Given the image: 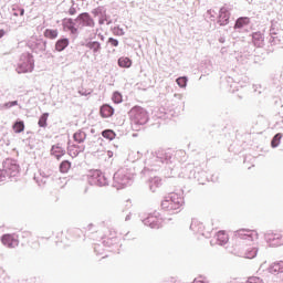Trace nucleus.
<instances>
[{
    "label": "nucleus",
    "mask_w": 283,
    "mask_h": 283,
    "mask_svg": "<svg viewBox=\"0 0 283 283\" xmlns=\"http://www.w3.org/2000/svg\"><path fill=\"white\" fill-rule=\"evenodd\" d=\"M71 168H72V163H70L69 160H64L60 165L61 174H67Z\"/></svg>",
    "instance_id": "412c9836"
},
{
    "label": "nucleus",
    "mask_w": 283,
    "mask_h": 283,
    "mask_svg": "<svg viewBox=\"0 0 283 283\" xmlns=\"http://www.w3.org/2000/svg\"><path fill=\"white\" fill-rule=\"evenodd\" d=\"M192 283H209V281H207L206 279H202V277H197L193 280Z\"/></svg>",
    "instance_id": "7c9ffc66"
},
{
    "label": "nucleus",
    "mask_w": 283,
    "mask_h": 283,
    "mask_svg": "<svg viewBox=\"0 0 283 283\" xmlns=\"http://www.w3.org/2000/svg\"><path fill=\"white\" fill-rule=\"evenodd\" d=\"M22 240V244H28L30 249H39V240L34 239L32 233L23 232Z\"/></svg>",
    "instance_id": "423d86ee"
},
{
    "label": "nucleus",
    "mask_w": 283,
    "mask_h": 283,
    "mask_svg": "<svg viewBox=\"0 0 283 283\" xmlns=\"http://www.w3.org/2000/svg\"><path fill=\"white\" fill-rule=\"evenodd\" d=\"M102 136L107 140H114V138H116V133L112 129H106L102 133Z\"/></svg>",
    "instance_id": "5701e85b"
},
{
    "label": "nucleus",
    "mask_w": 283,
    "mask_h": 283,
    "mask_svg": "<svg viewBox=\"0 0 283 283\" xmlns=\"http://www.w3.org/2000/svg\"><path fill=\"white\" fill-rule=\"evenodd\" d=\"M113 103H123V95L118 92H115L112 97Z\"/></svg>",
    "instance_id": "a878e982"
},
{
    "label": "nucleus",
    "mask_w": 283,
    "mask_h": 283,
    "mask_svg": "<svg viewBox=\"0 0 283 283\" xmlns=\"http://www.w3.org/2000/svg\"><path fill=\"white\" fill-rule=\"evenodd\" d=\"M63 25L66 30H70L72 34H76L78 32V29L74 27V20H72L71 18H65L63 20Z\"/></svg>",
    "instance_id": "6e6552de"
},
{
    "label": "nucleus",
    "mask_w": 283,
    "mask_h": 283,
    "mask_svg": "<svg viewBox=\"0 0 283 283\" xmlns=\"http://www.w3.org/2000/svg\"><path fill=\"white\" fill-rule=\"evenodd\" d=\"M14 105H18V102H17V101L11 102V106H14Z\"/></svg>",
    "instance_id": "58836bf2"
},
{
    "label": "nucleus",
    "mask_w": 283,
    "mask_h": 283,
    "mask_svg": "<svg viewBox=\"0 0 283 283\" xmlns=\"http://www.w3.org/2000/svg\"><path fill=\"white\" fill-rule=\"evenodd\" d=\"M67 45H70L69 39H60L55 43V50H56V52H63V50H65V48H67Z\"/></svg>",
    "instance_id": "ddd939ff"
},
{
    "label": "nucleus",
    "mask_w": 283,
    "mask_h": 283,
    "mask_svg": "<svg viewBox=\"0 0 283 283\" xmlns=\"http://www.w3.org/2000/svg\"><path fill=\"white\" fill-rule=\"evenodd\" d=\"M119 67H132V60L129 57L122 56L118 59Z\"/></svg>",
    "instance_id": "6ab92c4d"
},
{
    "label": "nucleus",
    "mask_w": 283,
    "mask_h": 283,
    "mask_svg": "<svg viewBox=\"0 0 283 283\" xmlns=\"http://www.w3.org/2000/svg\"><path fill=\"white\" fill-rule=\"evenodd\" d=\"M70 14H76V10H74V9H70Z\"/></svg>",
    "instance_id": "e433bc0d"
},
{
    "label": "nucleus",
    "mask_w": 283,
    "mask_h": 283,
    "mask_svg": "<svg viewBox=\"0 0 283 283\" xmlns=\"http://www.w3.org/2000/svg\"><path fill=\"white\" fill-rule=\"evenodd\" d=\"M182 207V197L180 195L172 192L161 202V208L165 211H178Z\"/></svg>",
    "instance_id": "f03ea898"
},
{
    "label": "nucleus",
    "mask_w": 283,
    "mask_h": 283,
    "mask_svg": "<svg viewBox=\"0 0 283 283\" xmlns=\"http://www.w3.org/2000/svg\"><path fill=\"white\" fill-rule=\"evenodd\" d=\"M6 34V31L0 30V39H3V35Z\"/></svg>",
    "instance_id": "f704fd0d"
},
{
    "label": "nucleus",
    "mask_w": 283,
    "mask_h": 283,
    "mask_svg": "<svg viewBox=\"0 0 283 283\" xmlns=\"http://www.w3.org/2000/svg\"><path fill=\"white\" fill-rule=\"evenodd\" d=\"M85 138H87V134H85V132L83 130H77L73 135V140H75V143H78V144L85 143Z\"/></svg>",
    "instance_id": "2eb2a0df"
},
{
    "label": "nucleus",
    "mask_w": 283,
    "mask_h": 283,
    "mask_svg": "<svg viewBox=\"0 0 283 283\" xmlns=\"http://www.w3.org/2000/svg\"><path fill=\"white\" fill-rule=\"evenodd\" d=\"M57 238H59L60 242H63V238H67V234H65L64 232H60L57 234Z\"/></svg>",
    "instance_id": "2f4dec72"
},
{
    "label": "nucleus",
    "mask_w": 283,
    "mask_h": 283,
    "mask_svg": "<svg viewBox=\"0 0 283 283\" xmlns=\"http://www.w3.org/2000/svg\"><path fill=\"white\" fill-rule=\"evenodd\" d=\"M258 231L249 229H239L233 233L231 242V253L238 255L243 253L244 258L248 260H253L258 255V248L255 243L258 242Z\"/></svg>",
    "instance_id": "f257e3e1"
},
{
    "label": "nucleus",
    "mask_w": 283,
    "mask_h": 283,
    "mask_svg": "<svg viewBox=\"0 0 283 283\" xmlns=\"http://www.w3.org/2000/svg\"><path fill=\"white\" fill-rule=\"evenodd\" d=\"M19 12H20V17H23V14H24L25 10H23V9H19Z\"/></svg>",
    "instance_id": "c9c22d12"
},
{
    "label": "nucleus",
    "mask_w": 283,
    "mask_h": 283,
    "mask_svg": "<svg viewBox=\"0 0 283 283\" xmlns=\"http://www.w3.org/2000/svg\"><path fill=\"white\" fill-rule=\"evenodd\" d=\"M130 120H134L136 125H145L147 123V111L140 106H135L129 112Z\"/></svg>",
    "instance_id": "20e7f679"
},
{
    "label": "nucleus",
    "mask_w": 283,
    "mask_h": 283,
    "mask_svg": "<svg viewBox=\"0 0 283 283\" xmlns=\"http://www.w3.org/2000/svg\"><path fill=\"white\" fill-rule=\"evenodd\" d=\"M217 242L221 247L229 242V234L227 233V231L221 230L217 233Z\"/></svg>",
    "instance_id": "9d476101"
},
{
    "label": "nucleus",
    "mask_w": 283,
    "mask_h": 283,
    "mask_svg": "<svg viewBox=\"0 0 283 283\" xmlns=\"http://www.w3.org/2000/svg\"><path fill=\"white\" fill-rule=\"evenodd\" d=\"M106 240H116V231L108 230V232L105 234Z\"/></svg>",
    "instance_id": "bb28decb"
},
{
    "label": "nucleus",
    "mask_w": 283,
    "mask_h": 283,
    "mask_svg": "<svg viewBox=\"0 0 283 283\" xmlns=\"http://www.w3.org/2000/svg\"><path fill=\"white\" fill-rule=\"evenodd\" d=\"M45 39H56L59 36V31L54 29H46L44 31Z\"/></svg>",
    "instance_id": "4be33fe9"
},
{
    "label": "nucleus",
    "mask_w": 283,
    "mask_h": 283,
    "mask_svg": "<svg viewBox=\"0 0 283 283\" xmlns=\"http://www.w3.org/2000/svg\"><path fill=\"white\" fill-rule=\"evenodd\" d=\"M279 266H280L281 271H283V261H281V262L279 263Z\"/></svg>",
    "instance_id": "4c0bfd02"
},
{
    "label": "nucleus",
    "mask_w": 283,
    "mask_h": 283,
    "mask_svg": "<svg viewBox=\"0 0 283 283\" xmlns=\"http://www.w3.org/2000/svg\"><path fill=\"white\" fill-rule=\"evenodd\" d=\"M99 112L103 118H109L114 116V108L107 104L103 105Z\"/></svg>",
    "instance_id": "1a4fd4ad"
},
{
    "label": "nucleus",
    "mask_w": 283,
    "mask_h": 283,
    "mask_svg": "<svg viewBox=\"0 0 283 283\" xmlns=\"http://www.w3.org/2000/svg\"><path fill=\"white\" fill-rule=\"evenodd\" d=\"M77 28H94V19L90 13H82L75 19Z\"/></svg>",
    "instance_id": "39448f33"
},
{
    "label": "nucleus",
    "mask_w": 283,
    "mask_h": 283,
    "mask_svg": "<svg viewBox=\"0 0 283 283\" xmlns=\"http://www.w3.org/2000/svg\"><path fill=\"white\" fill-rule=\"evenodd\" d=\"M17 70L18 74H27V72H32V70H34V56H32L30 53L22 54Z\"/></svg>",
    "instance_id": "7ed1b4c3"
},
{
    "label": "nucleus",
    "mask_w": 283,
    "mask_h": 283,
    "mask_svg": "<svg viewBox=\"0 0 283 283\" xmlns=\"http://www.w3.org/2000/svg\"><path fill=\"white\" fill-rule=\"evenodd\" d=\"M12 129L15 134H21V132H24L25 129V124L23 122H15Z\"/></svg>",
    "instance_id": "aec40b11"
},
{
    "label": "nucleus",
    "mask_w": 283,
    "mask_h": 283,
    "mask_svg": "<svg viewBox=\"0 0 283 283\" xmlns=\"http://www.w3.org/2000/svg\"><path fill=\"white\" fill-rule=\"evenodd\" d=\"M50 117V114L44 113L41 115L38 125L39 127H48V118Z\"/></svg>",
    "instance_id": "b1692460"
},
{
    "label": "nucleus",
    "mask_w": 283,
    "mask_h": 283,
    "mask_svg": "<svg viewBox=\"0 0 283 283\" xmlns=\"http://www.w3.org/2000/svg\"><path fill=\"white\" fill-rule=\"evenodd\" d=\"M67 151L70 154V156H72L73 158H76V156H78V153L81 151V147L76 146V145H69L67 146Z\"/></svg>",
    "instance_id": "a211bd4d"
},
{
    "label": "nucleus",
    "mask_w": 283,
    "mask_h": 283,
    "mask_svg": "<svg viewBox=\"0 0 283 283\" xmlns=\"http://www.w3.org/2000/svg\"><path fill=\"white\" fill-rule=\"evenodd\" d=\"M108 43L113 46V48H118V40L114 39V38H109L108 39Z\"/></svg>",
    "instance_id": "c756f323"
},
{
    "label": "nucleus",
    "mask_w": 283,
    "mask_h": 283,
    "mask_svg": "<svg viewBox=\"0 0 283 283\" xmlns=\"http://www.w3.org/2000/svg\"><path fill=\"white\" fill-rule=\"evenodd\" d=\"M1 242L2 244H4V247H8L9 249H14V247H19V240H17L12 234H4L1 238Z\"/></svg>",
    "instance_id": "0eeeda50"
},
{
    "label": "nucleus",
    "mask_w": 283,
    "mask_h": 283,
    "mask_svg": "<svg viewBox=\"0 0 283 283\" xmlns=\"http://www.w3.org/2000/svg\"><path fill=\"white\" fill-rule=\"evenodd\" d=\"M230 17L231 14L229 13V11H221L219 15V23H221V25H227V23H229Z\"/></svg>",
    "instance_id": "dca6fc26"
},
{
    "label": "nucleus",
    "mask_w": 283,
    "mask_h": 283,
    "mask_svg": "<svg viewBox=\"0 0 283 283\" xmlns=\"http://www.w3.org/2000/svg\"><path fill=\"white\" fill-rule=\"evenodd\" d=\"M251 23V20L247 17L244 18H239L234 24V28H244V25H249Z\"/></svg>",
    "instance_id": "f3484780"
},
{
    "label": "nucleus",
    "mask_w": 283,
    "mask_h": 283,
    "mask_svg": "<svg viewBox=\"0 0 283 283\" xmlns=\"http://www.w3.org/2000/svg\"><path fill=\"white\" fill-rule=\"evenodd\" d=\"M245 283H264V281L258 276H250Z\"/></svg>",
    "instance_id": "cd10ccee"
},
{
    "label": "nucleus",
    "mask_w": 283,
    "mask_h": 283,
    "mask_svg": "<svg viewBox=\"0 0 283 283\" xmlns=\"http://www.w3.org/2000/svg\"><path fill=\"white\" fill-rule=\"evenodd\" d=\"M150 227H151V229H160V224H158V223H156V224L150 223Z\"/></svg>",
    "instance_id": "72a5a7b5"
},
{
    "label": "nucleus",
    "mask_w": 283,
    "mask_h": 283,
    "mask_svg": "<svg viewBox=\"0 0 283 283\" xmlns=\"http://www.w3.org/2000/svg\"><path fill=\"white\" fill-rule=\"evenodd\" d=\"M86 48H88V50H92V52L94 54H98V52H101V42L91 41V42L86 43Z\"/></svg>",
    "instance_id": "4468645a"
},
{
    "label": "nucleus",
    "mask_w": 283,
    "mask_h": 283,
    "mask_svg": "<svg viewBox=\"0 0 283 283\" xmlns=\"http://www.w3.org/2000/svg\"><path fill=\"white\" fill-rule=\"evenodd\" d=\"M51 154L52 156H55L57 160H61V158H63V155L65 154V149H63V147L59 145H54L52 146Z\"/></svg>",
    "instance_id": "9b49d317"
},
{
    "label": "nucleus",
    "mask_w": 283,
    "mask_h": 283,
    "mask_svg": "<svg viewBox=\"0 0 283 283\" xmlns=\"http://www.w3.org/2000/svg\"><path fill=\"white\" fill-rule=\"evenodd\" d=\"M280 140H282V134H276L274 137H273V139H272V142H271V147H279V145H280Z\"/></svg>",
    "instance_id": "393cba45"
},
{
    "label": "nucleus",
    "mask_w": 283,
    "mask_h": 283,
    "mask_svg": "<svg viewBox=\"0 0 283 283\" xmlns=\"http://www.w3.org/2000/svg\"><path fill=\"white\" fill-rule=\"evenodd\" d=\"M196 227H198V221L192 222L190 226V229H192V231H195Z\"/></svg>",
    "instance_id": "473e14b6"
},
{
    "label": "nucleus",
    "mask_w": 283,
    "mask_h": 283,
    "mask_svg": "<svg viewBox=\"0 0 283 283\" xmlns=\"http://www.w3.org/2000/svg\"><path fill=\"white\" fill-rule=\"evenodd\" d=\"M177 84L179 85V87H186L187 86V77L177 78Z\"/></svg>",
    "instance_id": "c85d7f7f"
},
{
    "label": "nucleus",
    "mask_w": 283,
    "mask_h": 283,
    "mask_svg": "<svg viewBox=\"0 0 283 283\" xmlns=\"http://www.w3.org/2000/svg\"><path fill=\"white\" fill-rule=\"evenodd\" d=\"M252 41L256 48H262L264 43V36L260 32H255L252 34Z\"/></svg>",
    "instance_id": "f8f14e48"
}]
</instances>
